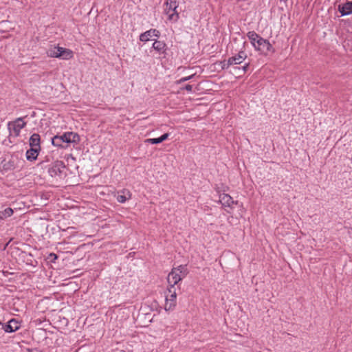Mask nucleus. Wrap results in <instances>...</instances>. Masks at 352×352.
<instances>
[{"label": "nucleus", "mask_w": 352, "mask_h": 352, "mask_svg": "<svg viewBox=\"0 0 352 352\" xmlns=\"http://www.w3.org/2000/svg\"><path fill=\"white\" fill-rule=\"evenodd\" d=\"M80 136L73 132H66L62 135H55L52 139V143L54 146L64 148L63 143H78Z\"/></svg>", "instance_id": "1"}, {"label": "nucleus", "mask_w": 352, "mask_h": 352, "mask_svg": "<svg viewBox=\"0 0 352 352\" xmlns=\"http://www.w3.org/2000/svg\"><path fill=\"white\" fill-rule=\"evenodd\" d=\"M188 274V270L186 266L179 265L177 267H174L168 275V283L170 287H175L180 280H182Z\"/></svg>", "instance_id": "2"}, {"label": "nucleus", "mask_w": 352, "mask_h": 352, "mask_svg": "<svg viewBox=\"0 0 352 352\" xmlns=\"http://www.w3.org/2000/svg\"><path fill=\"white\" fill-rule=\"evenodd\" d=\"M65 169L66 167L64 163L62 161L57 160L52 164L48 173L52 177L58 180L66 176Z\"/></svg>", "instance_id": "3"}, {"label": "nucleus", "mask_w": 352, "mask_h": 352, "mask_svg": "<svg viewBox=\"0 0 352 352\" xmlns=\"http://www.w3.org/2000/svg\"><path fill=\"white\" fill-rule=\"evenodd\" d=\"M168 294L166 296L164 309L166 311L173 309L176 306L177 292L175 287H169Z\"/></svg>", "instance_id": "4"}, {"label": "nucleus", "mask_w": 352, "mask_h": 352, "mask_svg": "<svg viewBox=\"0 0 352 352\" xmlns=\"http://www.w3.org/2000/svg\"><path fill=\"white\" fill-rule=\"evenodd\" d=\"M247 57L244 52H240L237 56L230 58L228 61L222 62V68H228L230 65L241 63Z\"/></svg>", "instance_id": "5"}, {"label": "nucleus", "mask_w": 352, "mask_h": 352, "mask_svg": "<svg viewBox=\"0 0 352 352\" xmlns=\"http://www.w3.org/2000/svg\"><path fill=\"white\" fill-rule=\"evenodd\" d=\"M255 49L265 54H267L269 52L274 53L275 52L272 44L267 40L263 38L258 41V45H256Z\"/></svg>", "instance_id": "6"}, {"label": "nucleus", "mask_w": 352, "mask_h": 352, "mask_svg": "<svg viewBox=\"0 0 352 352\" xmlns=\"http://www.w3.org/2000/svg\"><path fill=\"white\" fill-rule=\"evenodd\" d=\"M25 125V122L23 121L21 118L16 119L13 122H9L8 129L10 133H14V135L17 136L21 129Z\"/></svg>", "instance_id": "7"}, {"label": "nucleus", "mask_w": 352, "mask_h": 352, "mask_svg": "<svg viewBox=\"0 0 352 352\" xmlns=\"http://www.w3.org/2000/svg\"><path fill=\"white\" fill-rule=\"evenodd\" d=\"M153 36L159 37L160 36V32L155 29L149 30L142 34L140 36V39L142 41H148L150 40L151 38Z\"/></svg>", "instance_id": "8"}, {"label": "nucleus", "mask_w": 352, "mask_h": 352, "mask_svg": "<svg viewBox=\"0 0 352 352\" xmlns=\"http://www.w3.org/2000/svg\"><path fill=\"white\" fill-rule=\"evenodd\" d=\"M219 201L223 206L229 208H232L234 204L232 198L228 194H221L219 195Z\"/></svg>", "instance_id": "9"}, {"label": "nucleus", "mask_w": 352, "mask_h": 352, "mask_svg": "<svg viewBox=\"0 0 352 352\" xmlns=\"http://www.w3.org/2000/svg\"><path fill=\"white\" fill-rule=\"evenodd\" d=\"M338 10L342 16L352 13V1H348L343 5L338 6Z\"/></svg>", "instance_id": "10"}, {"label": "nucleus", "mask_w": 352, "mask_h": 352, "mask_svg": "<svg viewBox=\"0 0 352 352\" xmlns=\"http://www.w3.org/2000/svg\"><path fill=\"white\" fill-rule=\"evenodd\" d=\"M60 56L58 58H60L64 60H69L73 57V52L71 50L60 47Z\"/></svg>", "instance_id": "11"}, {"label": "nucleus", "mask_w": 352, "mask_h": 352, "mask_svg": "<svg viewBox=\"0 0 352 352\" xmlns=\"http://www.w3.org/2000/svg\"><path fill=\"white\" fill-rule=\"evenodd\" d=\"M39 151L40 148L31 147L26 152V158L30 161L35 160L37 158Z\"/></svg>", "instance_id": "12"}, {"label": "nucleus", "mask_w": 352, "mask_h": 352, "mask_svg": "<svg viewBox=\"0 0 352 352\" xmlns=\"http://www.w3.org/2000/svg\"><path fill=\"white\" fill-rule=\"evenodd\" d=\"M30 146L40 148V136L38 134L34 133L30 138Z\"/></svg>", "instance_id": "13"}, {"label": "nucleus", "mask_w": 352, "mask_h": 352, "mask_svg": "<svg viewBox=\"0 0 352 352\" xmlns=\"http://www.w3.org/2000/svg\"><path fill=\"white\" fill-rule=\"evenodd\" d=\"M247 36L254 47H256V45H258V41L260 38H262V37H261L258 34L253 31L249 32Z\"/></svg>", "instance_id": "14"}, {"label": "nucleus", "mask_w": 352, "mask_h": 352, "mask_svg": "<svg viewBox=\"0 0 352 352\" xmlns=\"http://www.w3.org/2000/svg\"><path fill=\"white\" fill-rule=\"evenodd\" d=\"M20 327L19 322L16 319H12L8 322L6 330H19Z\"/></svg>", "instance_id": "15"}, {"label": "nucleus", "mask_w": 352, "mask_h": 352, "mask_svg": "<svg viewBox=\"0 0 352 352\" xmlns=\"http://www.w3.org/2000/svg\"><path fill=\"white\" fill-rule=\"evenodd\" d=\"M60 47H53L48 50L47 54L50 57L58 58L60 56Z\"/></svg>", "instance_id": "16"}, {"label": "nucleus", "mask_w": 352, "mask_h": 352, "mask_svg": "<svg viewBox=\"0 0 352 352\" xmlns=\"http://www.w3.org/2000/svg\"><path fill=\"white\" fill-rule=\"evenodd\" d=\"M13 214V210L10 208H6L3 211L0 212V219H6Z\"/></svg>", "instance_id": "17"}, {"label": "nucleus", "mask_w": 352, "mask_h": 352, "mask_svg": "<svg viewBox=\"0 0 352 352\" xmlns=\"http://www.w3.org/2000/svg\"><path fill=\"white\" fill-rule=\"evenodd\" d=\"M166 44L160 41H155L153 44V47L157 51H162L164 50Z\"/></svg>", "instance_id": "18"}, {"label": "nucleus", "mask_w": 352, "mask_h": 352, "mask_svg": "<svg viewBox=\"0 0 352 352\" xmlns=\"http://www.w3.org/2000/svg\"><path fill=\"white\" fill-rule=\"evenodd\" d=\"M175 3H176V2H175V1H174V2L170 1V8H170V9H173V10L174 11V12H173V13H172V14H169V17H168V18H169V19H170V20H171V19H173V16H174V15H175V14L176 15V19H175V20H177V19H178V14L175 12V10H176V8H177V5H175Z\"/></svg>", "instance_id": "19"}, {"label": "nucleus", "mask_w": 352, "mask_h": 352, "mask_svg": "<svg viewBox=\"0 0 352 352\" xmlns=\"http://www.w3.org/2000/svg\"><path fill=\"white\" fill-rule=\"evenodd\" d=\"M146 142L151 143V144H159V143H161L162 142L160 140V138H158L147 139V140H146Z\"/></svg>", "instance_id": "20"}, {"label": "nucleus", "mask_w": 352, "mask_h": 352, "mask_svg": "<svg viewBox=\"0 0 352 352\" xmlns=\"http://www.w3.org/2000/svg\"><path fill=\"white\" fill-rule=\"evenodd\" d=\"M192 76H193V75H191V76H189L188 77L182 78L179 80H178L177 82V83L180 84V83H182L183 82L187 81V80H190Z\"/></svg>", "instance_id": "21"}, {"label": "nucleus", "mask_w": 352, "mask_h": 352, "mask_svg": "<svg viewBox=\"0 0 352 352\" xmlns=\"http://www.w3.org/2000/svg\"><path fill=\"white\" fill-rule=\"evenodd\" d=\"M117 200L120 203H124L126 201V198L124 195H118L117 197Z\"/></svg>", "instance_id": "22"}, {"label": "nucleus", "mask_w": 352, "mask_h": 352, "mask_svg": "<svg viewBox=\"0 0 352 352\" xmlns=\"http://www.w3.org/2000/svg\"><path fill=\"white\" fill-rule=\"evenodd\" d=\"M168 137V133H164L161 137H160L161 142H162L165 140H166Z\"/></svg>", "instance_id": "23"}, {"label": "nucleus", "mask_w": 352, "mask_h": 352, "mask_svg": "<svg viewBox=\"0 0 352 352\" xmlns=\"http://www.w3.org/2000/svg\"><path fill=\"white\" fill-rule=\"evenodd\" d=\"M51 261L56 260L57 258V256L55 254H50L48 257Z\"/></svg>", "instance_id": "24"}, {"label": "nucleus", "mask_w": 352, "mask_h": 352, "mask_svg": "<svg viewBox=\"0 0 352 352\" xmlns=\"http://www.w3.org/2000/svg\"><path fill=\"white\" fill-rule=\"evenodd\" d=\"M185 89L188 91H190L192 90V85H187L186 87H185Z\"/></svg>", "instance_id": "25"}, {"label": "nucleus", "mask_w": 352, "mask_h": 352, "mask_svg": "<svg viewBox=\"0 0 352 352\" xmlns=\"http://www.w3.org/2000/svg\"><path fill=\"white\" fill-rule=\"evenodd\" d=\"M248 65H249L248 64H246L245 65H244V66L243 67V73H245V72H246V70H247V69H248Z\"/></svg>", "instance_id": "26"}, {"label": "nucleus", "mask_w": 352, "mask_h": 352, "mask_svg": "<svg viewBox=\"0 0 352 352\" xmlns=\"http://www.w3.org/2000/svg\"><path fill=\"white\" fill-rule=\"evenodd\" d=\"M28 352H41L37 349H28Z\"/></svg>", "instance_id": "27"}, {"label": "nucleus", "mask_w": 352, "mask_h": 352, "mask_svg": "<svg viewBox=\"0 0 352 352\" xmlns=\"http://www.w3.org/2000/svg\"><path fill=\"white\" fill-rule=\"evenodd\" d=\"M0 326H1V327H0V328H1V329H3V328H4V325H3V323H1V322H0Z\"/></svg>", "instance_id": "28"}]
</instances>
